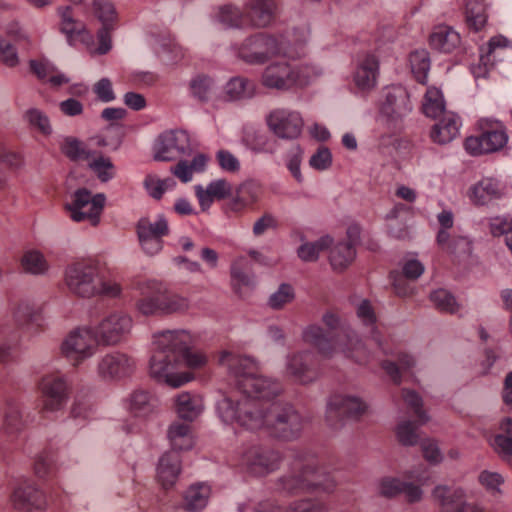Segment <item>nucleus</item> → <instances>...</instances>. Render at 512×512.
Returning a JSON list of instances; mask_svg holds the SVG:
<instances>
[{
    "label": "nucleus",
    "mask_w": 512,
    "mask_h": 512,
    "mask_svg": "<svg viewBox=\"0 0 512 512\" xmlns=\"http://www.w3.org/2000/svg\"><path fill=\"white\" fill-rule=\"evenodd\" d=\"M29 125L37 129L43 135H50L52 133V127L48 116L37 108H30L25 112L24 115Z\"/></svg>",
    "instance_id": "338daca9"
},
{
    "label": "nucleus",
    "mask_w": 512,
    "mask_h": 512,
    "mask_svg": "<svg viewBox=\"0 0 512 512\" xmlns=\"http://www.w3.org/2000/svg\"><path fill=\"white\" fill-rule=\"evenodd\" d=\"M332 239L329 236L321 237L314 242H306L302 244L297 254L299 258L305 262H314L318 259L320 253L330 247Z\"/></svg>",
    "instance_id": "8fccbe9b"
},
{
    "label": "nucleus",
    "mask_w": 512,
    "mask_h": 512,
    "mask_svg": "<svg viewBox=\"0 0 512 512\" xmlns=\"http://www.w3.org/2000/svg\"><path fill=\"white\" fill-rule=\"evenodd\" d=\"M19 264L23 272L35 276L46 274L50 268L43 253L35 249L24 251L19 259Z\"/></svg>",
    "instance_id": "ea45409f"
},
{
    "label": "nucleus",
    "mask_w": 512,
    "mask_h": 512,
    "mask_svg": "<svg viewBox=\"0 0 512 512\" xmlns=\"http://www.w3.org/2000/svg\"><path fill=\"white\" fill-rule=\"evenodd\" d=\"M437 243L443 251L450 254H466L471 250V243L468 238L451 235L446 230L438 232Z\"/></svg>",
    "instance_id": "79ce46f5"
},
{
    "label": "nucleus",
    "mask_w": 512,
    "mask_h": 512,
    "mask_svg": "<svg viewBox=\"0 0 512 512\" xmlns=\"http://www.w3.org/2000/svg\"><path fill=\"white\" fill-rule=\"evenodd\" d=\"M430 299L435 307L446 313H455L459 309L455 297L445 289H438L431 293Z\"/></svg>",
    "instance_id": "e2e57ef3"
},
{
    "label": "nucleus",
    "mask_w": 512,
    "mask_h": 512,
    "mask_svg": "<svg viewBox=\"0 0 512 512\" xmlns=\"http://www.w3.org/2000/svg\"><path fill=\"white\" fill-rule=\"evenodd\" d=\"M379 59L370 52L359 55L351 75V83L356 93L367 95L377 86L379 77Z\"/></svg>",
    "instance_id": "6ab92c4d"
},
{
    "label": "nucleus",
    "mask_w": 512,
    "mask_h": 512,
    "mask_svg": "<svg viewBox=\"0 0 512 512\" xmlns=\"http://www.w3.org/2000/svg\"><path fill=\"white\" fill-rule=\"evenodd\" d=\"M210 496L211 487L208 484H192L183 494L181 507L187 512H199L207 506Z\"/></svg>",
    "instance_id": "2f4dec72"
},
{
    "label": "nucleus",
    "mask_w": 512,
    "mask_h": 512,
    "mask_svg": "<svg viewBox=\"0 0 512 512\" xmlns=\"http://www.w3.org/2000/svg\"><path fill=\"white\" fill-rule=\"evenodd\" d=\"M500 197L499 183L491 178L480 180L469 191V198L475 205H486Z\"/></svg>",
    "instance_id": "e433bc0d"
},
{
    "label": "nucleus",
    "mask_w": 512,
    "mask_h": 512,
    "mask_svg": "<svg viewBox=\"0 0 512 512\" xmlns=\"http://www.w3.org/2000/svg\"><path fill=\"white\" fill-rule=\"evenodd\" d=\"M158 53L164 61L176 63L181 60L184 55V49L173 39H164L159 43Z\"/></svg>",
    "instance_id": "774afa93"
},
{
    "label": "nucleus",
    "mask_w": 512,
    "mask_h": 512,
    "mask_svg": "<svg viewBox=\"0 0 512 512\" xmlns=\"http://www.w3.org/2000/svg\"><path fill=\"white\" fill-rule=\"evenodd\" d=\"M18 339L17 331L6 323H0V362H7Z\"/></svg>",
    "instance_id": "3c124183"
},
{
    "label": "nucleus",
    "mask_w": 512,
    "mask_h": 512,
    "mask_svg": "<svg viewBox=\"0 0 512 512\" xmlns=\"http://www.w3.org/2000/svg\"><path fill=\"white\" fill-rule=\"evenodd\" d=\"M156 407V400L144 390L134 391L129 398V410L137 417H145Z\"/></svg>",
    "instance_id": "37998d69"
},
{
    "label": "nucleus",
    "mask_w": 512,
    "mask_h": 512,
    "mask_svg": "<svg viewBox=\"0 0 512 512\" xmlns=\"http://www.w3.org/2000/svg\"><path fill=\"white\" fill-rule=\"evenodd\" d=\"M193 338L190 335V341L187 347L181 351L180 361L182 362V368L188 367L191 369H198L206 365L207 357L200 351L192 349Z\"/></svg>",
    "instance_id": "69168bd1"
},
{
    "label": "nucleus",
    "mask_w": 512,
    "mask_h": 512,
    "mask_svg": "<svg viewBox=\"0 0 512 512\" xmlns=\"http://www.w3.org/2000/svg\"><path fill=\"white\" fill-rule=\"evenodd\" d=\"M181 471L180 455L176 451H169L162 455L157 467V478L161 485L168 489L172 487Z\"/></svg>",
    "instance_id": "c756f323"
},
{
    "label": "nucleus",
    "mask_w": 512,
    "mask_h": 512,
    "mask_svg": "<svg viewBox=\"0 0 512 512\" xmlns=\"http://www.w3.org/2000/svg\"><path fill=\"white\" fill-rule=\"evenodd\" d=\"M106 197L102 193L93 195L85 188L76 190L72 200L66 205L71 219L75 222L87 221L97 226L104 209Z\"/></svg>",
    "instance_id": "9d476101"
},
{
    "label": "nucleus",
    "mask_w": 512,
    "mask_h": 512,
    "mask_svg": "<svg viewBox=\"0 0 512 512\" xmlns=\"http://www.w3.org/2000/svg\"><path fill=\"white\" fill-rule=\"evenodd\" d=\"M10 500L13 507L22 512H41L48 506L45 494L29 480L17 484Z\"/></svg>",
    "instance_id": "4be33fe9"
},
{
    "label": "nucleus",
    "mask_w": 512,
    "mask_h": 512,
    "mask_svg": "<svg viewBox=\"0 0 512 512\" xmlns=\"http://www.w3.org/2000/svg\"><path fill=\"white\" fill-rule=\"evenodd\" d=\"M356 250L351 241H340L332 246L329 254L330 264L335 271L345 270L355 259Z\"/></svg>",
    "instance_id": "58836bf2"
},
{
    "label": "nucleus",
    "mask_w": 512,
    "mask_h": 512,
    "mask_svg": "<svg viewBox=\"0 0 512 512\" xmlns=\"http://www.w3.org/2000/svg\"><path fill=\"white\" fill-rule=\"evenodd\" d=\"M278 490L285 494L304 492H322L330 494L335 491L337 481L322 470L315 455L307 452L295 454L289 471L278 480Z\"/></svg>",
    "instance_id": "20e7f679"
},
{
    "label": "nucleus",
    "mask_w": 512,
    "mask_h": 512,
    "mask_svg": "<svg viewBox=\"0 0 512 512\" xmlns=\"http://www.w3.org/2000/svg\"><path fill=\"white\" fill-rule=\"evenodd\" d=\"M253 91L254 84L242 77L233 78L226 85V92L231 99L251 97Z\"/></svg>",
    "instance_id": "680f3d73"
},
{
    "label": "nucleus",
    "mask_w": 512,
    "mask_h": 512,
    "mask_svg": "<svg viewBox=\"0 0 512 512\" xmlns=\"http://www.w3.org/2000/svg\"><path fill=\"white\" fill-rule=\"evenodd\" d=\"M415 361L412 356L408 354H399L397 363L394 361L386 360L381 363L383 370L395 382H400V372L408 370L414 365Z\"/></svg>",
    "instance_id": "6e6d98bb"
},
{
    "label": "nucleus",
    "mask_w": 512,
    "mask_h": 512,
    "mask_svg": "<svg viewBox=\"0 0 512 512\" xmlns=\"http://www.w3.org/2000/svg\"><path fill=\"white\" fill-rule=\"evenodd\" d=\"M429 42L433 49L450 53L460 45L461 38L451 27L439 26L431 33Z\"/></svg>",
    "instance_id": "c9c22d12"
},
{
    "label": "nucleus",
    "mask_w": 512,
    "mask_h": 512,
    "mask_svg": "<svg viewBox=\"0 0 512 512\" xmlns=\"http://www.w3.org/2000/svg\"><path fill=\"white\" fill-rule=\"evenodd\" d=\"M216 18L226 27H240L245 19L242 11L230 4L220 6Z\"/></svg>",
    "instance_id": "13d9d810"
},
{
    "label": "nucleus",
    "mask_w": 512,
    "mask_h": 512,
    "mask_svg": "<svg viewBox=\"0 0 512 512\" xmlns=\"http://www.w3.org/2000/svg\"><path fill=\"white\" fill-rule=\"evenodd\" d=\"M99 266L92 260H81L69 264L64 272V281L70 293L81 298L97 296Z\"/></svg>",
    "instance_id": "0eeeda50"
},
{
    "label": "nucleus",
    "mask_w": 512,
    "mask_h": 512,
    "mask_svg": "<svg viewBox=\"0 0 512 512\" xmlns=\"http://www.w3.org/2000/svg\"><path fill=\"white\" fill-rule=\"evenodd\" d=\"M158 290H161V283L149 281L141 288L140 297L137 299L135 308L143 316L162 315L161 297Z\"/></svg>",
    "instance_id": "a878e982"
},
{
    "label": "nucleus",
    "mask_w": 512,
    "mask_h": 512,
    "mask_svg": "<svg viewBox=\"0 0 512 512\" xmlns=\"http://www.w3.org/2000/svg\"><path fill=\"white\" fill-rule=\"evenodd\" d=\"M300 44L293 48L290 41L282 35L276 36L267 33H256L247 37L238 49V56L249 64H262L271 57H284L296 59L301 56Z\"/></svg>",
    "instance_id": "423d86ee"
},
{
    "label": "nucleus",
    "mask_w": 512,
    "mask_h": 512,
    "mask_svg": "<svg viewBox=\"0 0 512 512\" xmlns=\"http://www.w3.org/2000/svg\"><path fill=\"white\" fill-rule=\"evenodd\" d=\"M59 17V31L65 36L69 45L81 42L87 47L93 43V35L86 24L79 18V8L76 5L59 6L56 10Z\"/></svg>",
    "instance_id": "f3484780"
},
{
    "label": "nucleus",
    "mask_w": 512,
    "mask_h": 512,
    "mask_svg": "<svg viewBox=\"0 0 512 512\" xmlns=\"http://www.w3.org/2000/svg\"><path fill=\"white\" fill-rule=\"evenodd\" d=\"M465 15L467 25L476 32L481 30L486 24V8L480 0H468Z\"/></svg>",
    "instance_id": "c03bdc74"
},
{
    "label": "nucleus",
    "mask_w": 512,
    "mask_h": 512,
    "mask_svg": "<svg viewBox=\"0 0 512 512\" xmlns=\"http://www.w3.org/2000/svg\"><path fill=\"white\" fill-rule=\"evenodd\" d=\"M281 462V455L268 447L253 445L241 454L239 465L248 473L264 476L275 471Z\"/></svg>",
    "instance_id": "dca6fc26"
},
{
    "label": "nucleus",
    "mask_w": 512,
    "mask_h": 512,
    "mask_svg": "<svg viewBox=\"0 0 512 512\" xmlns=\"http://www.w3.org/2000/svg\"><path fill=\"white\" fill-rule=\"evenodd\" d=\"M12 317L16 325L22 327L38 321L40 314L33 304L20 301L13 307Z\"/></svg>",
    "instance_id": "09e8293b"
},
{
    "label": "nucleus",
    "mask_w": 512,
    "mask_h": 512,
    "mask_svg": "<svg viewBox=\"0 0 512 512\" xmlns=\"http://www.w3.org/2000/svg\"><path fill=\"white\" fill-rule=\"evenodd\" d=\"M434 496L440 499L442 512H484L476 504L466 502L461 489L451 490L438 486L434 490Z\"/></svg>",
    "instance_id": "b1692460"
},
{
    "label": "nucleus",
    "mask_w": 512,
    "mask_h": 512,
    "mask_svg": "<svg viewBox=\"0 0 512 512\" xmlns=\"http://www.w3.org/2000/svg\"><path fill=\"white\" fill-rule=\"evenodd\" d=\"M261 193V186L254 180L241 183L235 190V194L229 202V208L234 212H240L246 207L256 203Z\"/></svg>",
    "instance_id": "473e14b6"
},
{
    "label": "nucleus",
    "mask_w": 512,
    "mask_h": 512,
    "mask_svg": "<svg viewBox=\"0 0 512 512\" xmlns=\"http://www.w3.org/2000/svg\"><path fill=\"white\" fill-rule=\"evenodd\" d=\"M161 297L162 315L180 314L186 312L190 308V301L175 292L169 291L161 284V290L157 291Z\"/></svg>",
    "instance_id": "a19ab883"
},
{
    "label": "nucleus",
    "mask_w": 512,
    "mask_h": 512,
    "mask_svg": "<svg viewBox=\"0 0 512 512\" xmlns=\"http://www.w3.org/2000/svg\"><path fill=\"white\" fill-rule=\"evenodd\" d=\"M167 436L173 448L172 451L188 450L194 445L192 428L187 421L185 423L174 421L168 428Z\"/></svg>",
    "instance_id": "4c0bfd02"
},
{
    "label": "nucleus",
    "mask_w": 512,
    "mask_h": 512,
    "mask_svg": "<svg viewBox=\"0 0 512 512\" xmlns=\"http://www.w3.org/2000/svg\"><path fill=\"white\" fill-rule=\"evenodd\" d=\"M411 70L420 83H425L430 69L429 54L426 50H417L410 54Z\"/></svg>",
    "instance_id": "603ef678"
},
{
    "label": "nucleus",
    "mask_w": 512,
    "mask_h": 512,
    "mask_svg": "<svg viewBox=\"0 0 512 512\" xmlns=\"http://www.w3.org/2000/svg\"><path fill=\"white\" fill-rule=\"evenodd\" d=\"M445 105L442 93L436 88H429L425 94L423 112L426 116L436 118L444 113Z\"/></svg>",
    "instance_id": "5fc2aeb1"
},
{
    "label": "nucleus",
    "mask_w": 512,
    "mask_h": 512,
    "mask_svg": "<svg viewBox=\"0 0 512 512\" xmlns=\"http://www.w3.org/2000/svg\"><path fill=\"white\" fill-rule=\"evenodd\" d=\"M135 360L122 352L105 354L97 364V373L106 381L118 380L131 375L135 369Z\"/></svg>",
    "instance_id": "5701e85b"
},
{
    "label": "nucleus",
    "mask_w": 512,
    "mask_h": 512,
    "mask_svg": "<svg viewBox=\"0 0 512 512\" xmlns=\"http://www.w3.org/2000/svg\"><path fill=\"white\" fill-rule=\"evenodd\" d=\"M409 479H415L417 484H414L410 481L403 480V490L402 493L405 495L406 500L409 503H416L422 499L423 491L420 488L421 485L426 484L429 479L428 475H414V472H411L408 475Z\"/></svg>",
    "instance_id": "052dcab7"
},
{
    "label": "nucleus",
    "mask_w": 512,
    "mask_h": 512,
    "mask_svg": "<svg viewBox=\"0 0 512 512\" xmlns=\"http://www.w3.org/2000/svg\"><path fill=\"white\" fill-rule=\"evenodd\" d=\"M368 411V404L358 396L349 394L333 395L326 410V421L332 428L341 426L342 418L359 419Z\"/></svg>",
    "instance_id": "2eb2a0df"
},
{
    "label": "nucleus",
    "mask_w": 512,
    "mask_h": 512,
    "mask_svg": "<svg viewBox=\"0 0 512 512\" xmlns=\"http://www.w3.org/2000/svg\"><path fill=\"white\" fill-rule=\"evenodd\" d=\"M245 9L247 22L253 27L264 28L273 22L277 4L274 0H250Z\"/></svg>",
    "instance_id": "393cba45"
},
{
    "label": "nucleus",
    "mask_w": 512,
    "mask_h": 512,
    "mask_svg": "<svg viewBox=\"0 0 512 512\" xmlns=\"http://www.w3.org/2000/svg\"><path fill=\"white\" fill-rule=\"evenodd\" d=\"M304 150L300 145L292 146L286 154V167L298 183H302L304 177L301 173Z\"/></svg>",
    "instance_id": "bf43d9fd"
},
{
    "label": "nucleus",
    "mask_w": 512,
    "mask_h": 512,
    "mask_svg": "<svg viewBox=\"0 0 512 512\" xmlns=\"http://www.w3.org/2000/svg\"><path fill=\"white\" fill-rule=\"evenodd\" d=\"M412 110L408 91L402 86H392L385 90L380 115L389 127H395Z\"/></svg>",
    "instance_id": "aec40b11"
},
{
    "label": "nucleus",
    "mask_w": 512,
    "mask_h": 512,
    "mask_svg": "<svg viewBox=\"0 0 512 512\" xmlns=\"http://www.w3.org/2000/svg\"><path fill=\"white\" fill-rule=\"evenodd\" d=\"M88 166L101 182H108L115 177V166L111 159L97 152L88 161Z\"/></svg>",
    "instance_id": "49530a36"
},
{
    "label": "nucleus",
    "mask_w": 512,
    "mask_h": 512,
    "mask_svg": "<svg viewBox=\"0 0 512 512\" xmlns=\"http://www.w3.org/2000/svg\"><path fill=\"white\" fill-rule=\"evenodd\" d=\"M219 363L229 370L239 390L217 402V413L227 424L250 431H265L283 440L297 438L303 418L290 405L272 401L281 391L278 381L257 374L258 364L251 358L222 352Z\"/></svg>",
    "instance_id": "f257e3e1"
},
{
    "label": "nucleus",
    "mask_w": 512,
    "mask_h": 512,
    "mask_svg": "<svg viewBox=\"0 0 512 512\" xmlns=\"http://www.w3.org/2000/svg\"><path fill=\"white\" fill-rule=\"evenodd\" d=\"M500 433L494 438V448L503 457L512 456V419L505 418L500 423Z\"/></svg>",
    "instance_id": "a18cd8bd"
},
{
    "label": "nucleus",
    "mask_w": 512,
    "mask_h": 512,
    "mask_svg": "<svg viewBox=\"0 0 512 512\" xmlns=\"http://www.w3.org/2000/svg\"><path fill=\"white\" fill-rule=\"evenodd\" d=\"M479 135L465 139L464 147L473 156L493 153L501 150L508 141L504 125L497 120L480 119L478 121Z\"/></svg>",
    "instance_id": "6e6552de"
},
{
    "label": "nucleus",
    "mask_w": 512,
    "mask_h": 512,
    "mask_svg": "<svg viewBox=\"0 0 512 512\" xmlns=\"http://www.w3.org/2000/svg\"><path fill=\"white\" fill-rule=\"evenodd\" d=\"M175 184L172 178L160 179L153 174H148L143 182L145 190L154 199H160L164 192L173 188Z\"/></svg>",
    "instance_id": "4d7b16f0"
},
{
    "label": "nucleus",
    "mask_w": 512,
    "mask_h": 512,
    "mask_svg": "<svg viewBox=\"0 0 512 512\" xmlns=\"http://www.w3.org/2000/svg\"><path fill=\"white\" fill-rule=\"evenodd\" d=\"M255 512H328V507L319 500L303 499L293 503L288 511L272 501H265L258 504Z\"/></svg>",
    "instance_id": "72a5a7b5"
},
{
    "label": "nucleus",
    "mask_w": 512,
    "mask_h": 512,
    "mask_svg": "<svg viewBox=\"0 0 512 512\" xmlns=\"http://www.w3.org/2000/svg\"><path fill=\"white\" fill-rule=\"evenodd\" d=\"M397 440L404 446H415L419 440L418 425L409 420L400 421L395 429Z\"/></svg>",
    "instance_id": "864d4df0"
},
{
    "label": "nucleus",
    "mask_w": 512,
    "mask_h": 512,
    "mask_svg": "<svg viewBox=\"0 0 512 512\" xmlns=\"http://www.w3.org/2000/svg\"><path fill=\"white\" fill-rule=\"evenodd\" d=\"M326 330L317 324L309 325L303 331V340L315 347L319 354L331 358L343 353L360 365L370 362V354L356 333L338 315L326 312L322 316Z\"/></svg>",
    "instance_id": "f03ea898"
},
{
    "label": "nucleus",
    "mask_w": 512,
    "mask_h": 512,
    "mask_svg": "<svg viewBox=\"0 0 512 512\" xmlns=\"http://www.w3.org/2000/svg\"><path fill=\"white\" fill-rule=\"evenodd\" d=\"M91 326L78 327L69 332L60 345L61 355L74 367L93 357L99 346Z\"/></svg>",
    "instance_id": "1a4fd4ad"
},
{
    "label": "nucleus",
    "mask_w": 512,
    "mask_h": 512,
    "mask_svg": "<svg viewBox=\"0 0 512 512\" xmlns=\"http://www.w3.org/2000/svg\"><path fill=\"white\" fill-rule=\"evenodd\" d=\"M320 75H322V69L315 65L276 60L264 68L260 83L268 90L284 93L302 89Z\"/></svg>",
    "instance_id": "39448f33"
},
{
    "label": "nucleus",
    "mask_w": 512,
    "mask_h": 512,
    "mask_svg": "<svg viewBox=\"0 0 512 512\" xmlns=\"http://www.w3.org/2000/svg\"><path fill=\"white\" fill-rule=\"evenodd\" d=\"M232 192L231 184L225 179L210 182L204 189L201 185L195 186V194L203 210L208 209L215 199L221 200Z\"/></svg>",
    "instance_id": "7c9ffc66"
},
{
    "label": "nucleus",
    "mask_w": 512,
    "mask_h": 512,
    "mask_svg": "<svg viewBox=\"0 0 512 512\" xmlns=\"http://www.w3.org/2000/svg\"><path fill=\"white\" fill-rule=\"evenodd\" d=\"M170 232L167 219L157 215L154 220L143 217L136 224V233L142 251L148 256H154L163 249V238Z\"/></svg>",
    "instance_id": "4468645a"
},
{
    "label": "nucleus",
    "mask_w": 512,
    "mask_h": 512,
    "mask_svg": "<svg viewBox=\"0 0 512 512\" xmlns=\"http://www.w3.org/2000/svg\"><path fill=\"white\" fill-rule=\"evenodd\" d=\"M26 424L21 405L14 401L7 402L1 425L3 435L13 441L25 429Z\"/></svg>",
    "instance_id": "bb28decb"
},
{
    "label": "nucleus",
    "mask_w": 512,
    "mask_h": 512,
    "mask_svg": "<svg viewBox=\"0 0 512 512\" xmlns=\"http://www.w3.org/2000/svg\"><path fill=\"white\" fill-rule=\"evenodd\" d=\"M192 151L189 135L184 130H172L161 134L155 144L154 158L158 161H172Z\"/></svg>",
    "instance_id": "412c9836"
},
{
    "label": "nucleus",
    "mask_w": 512,
    "mask_h": 512,
    "mask_svg": "<svg viewBox=\"0 0 512 512\" xmlns=\"http://www.w3.org/2000/svg\"><path fill=\"white\" fill-rule=\"evenodd\" d=\"M29 65L37 78L49 83L51 87L57 88L69 82V78L59 72L55 65L47 59L31 60Z\"/></svg>",
    "instance_id": "f704fd0d"
},
{
    "label": "nucleus",
    "mask_w": 512,
    "mask_h": 512,
    "mask_svg": "<svg viewBox=\"0 0 512 512\" xmlns=\"http://www.w3.org/2000/svg\"><path fill=\"white\" fill-rule=\"evenodd\" d=\"M284 374L301 385L314 383L321 375L318 358L310 350L289 353L285 360Z\"/></svg>",
    "instance_id": "9b49d317"
},
{
    "label": "nucleus",
    "mask_w": 512,
    "mask_h": 512,
    "mask_svg": "<svg viewBox=\"0 0 512 512\" xmlns=\"http://www.w3.org/2000/svg\"><path fill=\"white\" fill-rule=\"evenodd\" d=\"M91 9L103 26H109L116 19L115 7L109 0H92Z\"/></svg>",
    "instance_id": "0e129e2a"
},
{
    "label": "nucleus",
    "mask_w": 512,
    "mask_h": 512,
    "mask_svg": "<svg viewBox=\"0 0 512 512\" xmlns=\"http://www.w3.org/2000/svg\"><path fill=\"white\" fill-rule=\"evenodd\" d=\"M41 413L61 410L68 401V384L60 373L44 375L39 382Z\"/></svg>",
    "instance_id": "a211bd4d"
},
{
    "label": "nucleus",
    "mask_w": 512,
    "mask_h": 512,
    "mask_svg": "<svg viewBox=\"0 0 512 512\" xmlns=\"http://www.w3.org/2000/svg\"><path fill=\"white\" fill-rule=\"evenodd\" d=\"M132 327L133 319L129 314L114 311L92 328L100 345L115 346L127 338Z\"/></svg>",
    "instance_id": "f8f14e48"
},
{
    "label": "nucleus",
    "mask_w": 512,
    "mask_h": 512,
    "mask_svg": "<svg viewBox=\"0 0 512 512\" xmlns=\"http://www.w3.org/2000/svg\"><path fill=\"white\" fill-rule=\"evenodd\" d=\"M190 341L186 330H165L153 335L150 376L159 383L178 388L192 380L190 372L182 371L180 354Z\"/></svg>",
    "instance_id": "7ed1b4c3"
},
{
    "label": "nucleus",
    "mask_w": 512,
    "mask_h": 512,
    "mask_svg": "<svg viewBox=\"0 0 512 512\" xmlns=\"http://www.w3.org/2000/svg\"><path fill=\"white\" fill-rule=\"evenodd\" d=\"M62 152L72 161H88L91 159L95 151H91L80 140L75 138H66L62 144Z\"/></svg>",
    "instance_id": "de8ad7c7"
},
{
    "label": "nucleus",
    "mask_w": 512,
    "mask_h": 512,
    "mask_svg": "<svg viewBox=\"0 0 512 512\" xmlns=\"http://www.w3.org/2000/svg\"><path fill=\"white\" fill-rule=\"evenodd\" d=\"M460 125V118L456 114L444 113L443 117L433 125L431 139L441 145L447 144L458 136Z\"/></svg>",
    "instance_id": "c85d7f7f"
},
{
    "label": "nucleus",
    "mask_w": 512,
    "mask_h": 512,
    "mask_svg": "<svg viewBox=\"0 0 512 512\" xmlns=\"http://www.w3.org/2000/svg\"><path fill=\"white\" fill-rule=\"evenodd\" d=\"M268 129L279 139L296 140L304 129V119L301 112L285 107L271 110L266 118Z\"/></svg>",
    "instance_id": "ddd939ff"
},
{
    "label": "nucleus",
    "mask_w": 512,
    "mask_h": 512,
    "mask_svg": "<svg viewBox=\"0 0 512 512\" xmlns=\"http://www.w3.org/2000/svg\"><path fill=\"white\" fill-rule=\"evenodd\" d=\"M174 408L179 418L192 422L203 412L202 397L190 392H181L174 399Z\"/></svg>",
    "instance_id": "cd10ccee"
}]
</instances>
